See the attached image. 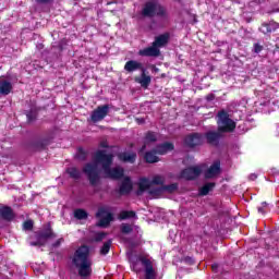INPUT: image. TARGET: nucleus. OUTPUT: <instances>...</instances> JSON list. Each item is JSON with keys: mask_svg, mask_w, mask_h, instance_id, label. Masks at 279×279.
Returning <instances> with one entry per match:
<instances>
[{"mask_svg": "<svg viewBox=\"0 0 279 279\" xmlns=\"http://www.w3.org/2000/svg\"><path fill=\"white\" fill-rule=\"evenodd\" d=\"M221 171V163L219 161L214 162L210 168L205 172V178H217Z\"/></svg>", "mask_w": 279, "mask_h": 279, "instance_id": "nucleus-14", "label": "nucleus"}, {"mask_svg": "<svg viewBox=\"0 0 279 279\" xmlns=\"http://www.w3.org/2000/svg\"><path fill=\"white\" fill-rule=\"evenodd\" d=\"M202 171H203L202 166L187 168L182 171L181 178H183L184 180H194V178H197L199 173H202Z\"/></svg>", "mask_w": 279, "mask_h": 279, "instance_id": "nucleus-9", "label": "nucleus"}, {"mask_svg": "<svg viewBox=\"0 0 279 279\" xmlns=\"http://www.w3.org/2000/svg\"><path fill=\"white\" fill-rule=\"evenodd\" d=\"M138 54L156 58V57L160 56V49L156 45L153 44V46L140 50Z\"/></svg>", "mask_w": 279, "mask_h": 279, "instance_id": "nucleus-13", "label": "nucleus"}, {"mask_svg": "<svg viewBox=\"0 0 279 279\" xmlns=\"http://www.w3.org/2000/svg\"><path fill=\"white\" fill-rule=\"evenodd\" d=\"M131 260V267L133 271H141V265L145 267V279H155L156 278V271L154 270V266L151 265V259L147 257H138L136 262L134 259Z\"/></svg>", "mask_w": 279, "mask_h": 279, "instance_id": "nucleus-3", "label": "nucleus"}, {"mask_svg": "<svg viewBox=\"0 0 279 279\" xmlns=\"http://www.w3.org/2000/svg\"><path fill=\"white\" fill-rule=\"evenodd\" d=\"M37 3H49V0H37Z\"/></svg>", "mask_w": 279, "mask_h": 279, "instance_id": "nucleus-35", "label": "nucleus"}, {"mask_svg": "<svg viewBox=\"0 0 279 279\" xmlns=\"http://www.w3.org/2000/svg\"><path fill=\"white\" fill-rule=\"evenodd\" d=\"M155 71H158V69H157V68H155Z\"/></svg>", "mask_w": 279, "mask_h": 279, "instance_id": "nucleus-38", "label": "nucleus"}, {"mask_svg": "<svg viewBox=\"0 0 279 279\" xmlns=\"http://www.w3.org/2000/svg\"><path fill=\"white\" fill-rule=\"evenodd\" d=\"M258 211H259V213H265V211H263V208H258Z\"/></svg>", "mask_w": 279, "mask_h": 279, "instance_id": "nucleus-37", "label": "nucleus"}, {"mask_svg": "<svg viewBox=\"0 0 279 279\" xmlns=\"http://www.w3.org/2000/svg\"><path fill=\"white\" fill-rule=\"evenodd\" d=\"M78 158H85V154L83 149H78V154H77Z\"/></svg>", "mask_w": 279, "mask_h": 279, "instance_id": "nucleus-33", "label": "nucleus"}, {"mask_svg": "<svg viewBox=\"0 0 279 279\" xmlns=\"http://www.w3.org/2000/svg\"><path fill=\"white\" fill-rule=\"evenodd\" d=\"M201 144H202V135H199L198 133H194L185 137V145H187V147H195L196 145H201Z\"/></svg>", "mask_w": 279, "mask_h": 279, "instance_id": "nucleus-15", "label": "nucleus"}, {"mask_svg": "<svg viewBox=\"0 0 279 279\" xmlns=\"http://www.w3.org/2000/svg\"><path fill=\"white\" fill-rule=\"evenodd\" d=\"M165 178L162 175H155L153 178V181H149L147 178H141L137 186H138V193H143L144 191L149 190L151 184H163Z\"/></svg>", "mask_w": 279, "mask_h": 279, "instance_id": "nucleus-7", "label": "nucleus"}, {"mask_svg": "<svg viewBox=\"0 0 279 279\" xmlns=\"http://www.w3.org/2000/svg\"><path fill=\"white\" fill-rule=\"evenodd\" d=\"M74 217L76 219H86L88 217V214L84 209H76L74 211Z\"/></svg>", "mask_w": 279, "mask_h": 279, "instance_id": "nucleus-25", "label": "nucleus"}, {"mask_svg": "<svg viewBox=\"0 0 279 279\" xmlns=\"http://www.w3.org/2000/svg\"><path fill=\"white\" fill-rule=\"evenodd\" d=\"M213 189H215V183H207L199 189V195H206L207 193H210Z\"/></svg>", "mask_w": 279, "mask_h": 279, "instance_id": "nucleus-22", "label": "nucleus"}, {"mask_svg": "<svg viewBox=\"0 0 279 279\" xmlns=\"http://www.w3.org/2000/svg\"><path fill=\"white\" fill-rule=\"evenodd\" d=\"M90 255V250L88 246L83 245L78 247L73 257H72V264L76 269H78V275L82 278H86L93 274V262L88 257Z\"/></svg>", "mask_w": 279, "mask_h": 279, "instance_id": "nucleus-2", "label": "nucleus"}, {"mask_svg": "<svg viewBox=\"0 0 279 279\" xmlns=\"http://www.w3.org/2000/svg\"><path fill=\"white\" fill-rule=\"evenodd\" d=\"M132 191V181L130 178H125L120 186V193L122 195H125Z\"/></svg>", "mask_w": 279, "mask_h": 279, "instance_id": "nucleus-19", "label": "nucleus"}, {"mask_svg": "<svg viewBox=\"0 0 279 279\" xmlns=\"http://www.w3.org/2000/svg\"><path fill=\"white\" fill-rule=\"evenodd\" d=\"M0 215L3 219H7L8 221L14 218V213H12V208L10 207H1Z\"/></svg>", "mask_w": 279, "mask_h": 279, "instance_id": "nucleus-20", "label": "nucleus"}, {"mask_svg": "<svg viewBox=\"0 0 279 279\" xmlns=\"http://www.w3.org/2000/svg\"><path fill=\"white\" fill-rule=\"evenodd\" d=\"M100 147H108V142H101Z\"/></svg>", "mask_w": 279, "mask_h": 279, "instance_id": "nucleus-34", "label": "nucleus"}, {"mask_svg": "<svg viewBox=\"0 0 279 279\" xmlns=\"http://www.w3.org/2000/svg\"><path fill=\"white\" fill-rule=\"evenodd\" d=\"M260 47L259 46H255V51L258 53V51H260Z\"/></svg>", "mask_w": 279, "mask_h": 279, "instance_id": "nucleus-36", "label": "nucleus"}, {"mask_svg": "<svg viewBox=\"0 0 279 279\" xmlns=\"http://www.w3.org/2000/svg\"><path fill=\"white\" fill-rule=\"evenodd\" d=\"M156 141H158V134H156L154 132H148L145 136L144 146L140 150V154H143V151H145V149L147 147H151V145H154V143H156Z\"/></svg>", "mask_w": 279, "mask_h": 279, "instance_id": "nucleus-12", "label": "nucleus"}, {"mask_svg": "<svg viewBox=\"0 0 279 279\" xmlns=\"http://www.w3.org/2000/svg\"><path fill=\"white\" fill-rule=\"evenodd\" d=\"M144 69L145 68H143V63L135 60L128 61L124 65V70H126L129 73L134 71H143Z\"/></svg>", "mask_w": 279, "mask_h": 279, "instance_id": "nucleus-16", "label": "nucleus"}, {"mask_svg": "<svg viewBox=\"0 0 279 279\" xmlns=\"http://www.w3.org/2000/svg\"><path fill=\"white\" fill-rule=\"evenodd\" d=\"M112 154H108L106 150H98L94 156V162L87 163L83 171L88 177L90 184H97L99 182V173L104 172L106 178L112 180H119L123 178V168L116 167L110 169L112 165Z\"/></svg>", "mask_w": 279, "mask_h": 279, "instance_id": "nucleus-1", "label": "nucleus"}, {"mask_svg": "<svg viewBox=\"0 0 279 279\" xmlns=\"http://www.w3.org/2000/svg\"><path fill=\"white\" fill-rule=\"evenodd\" d=\"M119 159L123 162H134L136 160V154L134 153H122L119 155Z\"/></svg>", "mask_w": 279, "mask_h": 279, "instance_id": "nucleus-21", "label": "nucleus"}, {"mask_svg": "<svg viewBox=\"0 0 279 279\" xmlns=\"http://www.w3.org/2000/svg\"><path fill=\"white\" fill-rule=\"evenodd\" d=\"M132 217H136V214L134 211H121L119 215V219H132Z\"/></svg>", "mask_w": 279, "mask_h": 279, "instance_id": "nucleus-24", "label": "nucleus"}, {"mask_svg": "<svg viewBox=\"0 0 279 279\" xmlns=\"http://www.w3.org/2000/svg\"><path fill=\"white\" fill-rule=\"evenodd\" d=\"M97 217L99 219L98 226L100 228H108L110 226V221H112V213H110V208L101 207L97 213Z\"/></svg>", "mask_w": 279, "mask_h": 279, "instance_id": "nucleus-8", "label": "nucleus"}, {"mask_svg": "<svg viewBox=\"0 0 279 279\" xmlns=\"http://www.w3.org/2000/svg\"><path fill=\"white\" fill-rule=\"evenodd\" d=\"M68 173L71 175V178H80V170H77V168H69Z\"/></svg>", "mask_w": 279, "mask_h": 279, "instance_id": "nucleus-26", "label": "nucleus"}, {"mask_svg": "<svg viewBox=\"0 0 279 279\" xmlns=\"http://www.w3.org/2000/svg\"><path fill=\"white\" fill-rule=\"evenodd\" d=\"M23 228H24V230H32V228H34V221H32V220L25 221L23 225Z\"/></svg>", "mask_w": 279, "mask_h": 279, "instance_id": "nucleus-30", "label": "nucleus"}, {"mask_svg": "<svg viewBox=\"0 0 279 279\" xmlns=\"http://www.w3.org/2000/svg\"><path fill=\"white\" fill-rule=\"evenodd\" d=\"M168 43H169V33H165L162 35L157 36L153 44L156 45L158 49H160V47H165V45H167Z\"/></svg>", "mask_w": 279, "mask_h": 279, "instance_id": "nucleus-18", "label": "nucleus"}, {"mask_svg": "<svg viewBox=\"0 0 279 279\" xmlns=\"http://www.w3.org/2000/svg\"><path fill=\"white\" fill-rule=\"evenodd\" d=\"M206 136L208 143H210L211 145H215V143H217V140L219 138V134L215 132H208Z\"/></svg>", "mask_w": 279, "mask_h": 279, "instance_id": "nucleus-23", "label": "nucleus"}, {"mask_svg": "<svg viewBox=\"0 0 279 279\" xmlns=\"http://www.w3.org/2000/svg\"><path fill=\"white\" fill-rule=\"evenodd\" d=\"M236 128V123L230 119V116L226 111L218 113V130L219 132H232Z\"/></svg>", "mask_w": 279, "mask_h": 279, "instance_id": "nucleus-6", "label": "nucleus"}, {"mask_svg": "<svg viewBox=\"0 0 279 279\" xmlns=\"http://www.w3.org/2000/svg\"><path fill=\"white\" fill-rule=\"evenodd\" d=\"M104 236H106V233H104V232L97 233L96 241H102Z\"/></svg>", "mask_w": 279, "mask_h": 279, "instance_id": "nucleus-31", "label": "nucleus"}, {"mask_svg": "<svg viewBox=\"0 0 279 279\" xmlns=\"http://www.w3.org/2000/svg\"><path fill=\"white\" fill-rule=\"evenodd\" d=\"M165 191H167V193H175V191H178V184L172 183V184L166 186Z\"/></svg>", "mask_w": 279, "mask_h": 279, "instance_id": "nucleus-27", "label": "nucleus"}, {"mask_svg": "<svg viewBox=\"0 0 279 279\" xmlns=\"http://www.w3.org/2000/svg\"><path fill=\"white\" fill-rule=\"evenodd\" d=\"M121 230L124 234H130L132 232V226L130 225H122Z\"/></svg>", "mask_w": 279, "mask_h": 279, "instance_id": "nucleus-29", "label": "nucleus"}, {"mask_svg": "<svg viewBox=\"0 0 279 279\" xmlns=\"http://www.w3.org/2000/svg\"><path fill=\"white\" fill-rule=\"evenodd\" d=\"M12 93V82L5 76H0V95H10Z\"/></svg>", "mask_w": 279, "mask_h": 279, "instance_id": "nucleus-11", "label": "nucleus"}, {"mask_svg": "<svg viewBox=\"0 0 279 279\" xmlns=\"http://www.w3.org/2000/svg\"><path fill=\"white\" fill-rule=\"evenodd\" d=\"M169 151H173V144L165 143L158 146L156 150L146 153L145 160L146 162L150 163L158 162L159 159L156 154H158L159 156H165V154H169Z\"/></svg>", "mask_w": 279, "mask_h": 279, "instance_id": "nucleus-5", "label": "nucleus"}, {"mask_svg": "<svg viewBox=\"0 0 279 279\" xmlns=\"http://www.w3.org/2000/svg\"><path fill=\"white\" fill-rule=\"evenodd\" d=\"M109 107L108 105L100 106L92 113V121L94 123H97V121H102V119H106V116L108 114Z\"/></svg>", "mask_w": 279, "mask_h": 279, "instance_id": "nucleus-10", "label": "nucleus"}, {"mask_svg": "<svg viewBox=\"0 0 279 279\" xmlns=\"http://www.w3.org/2000/svg\"><path fill=\"white\" fill-rule=\"evenodd\" d=\"M135 82H137V84H141L143 88H147V86L151 84V76H148L147 74H145V69H144L142 70V76L136 77Z\"/></svg>", "mask_w": 279, "mask_h": 279, "instance_id": "nucleus-17", "label": "nucleus"}, {"mask_svg": "<svg viewBox=\"0 0 279 279\" xmlns=\"http://www.w3.org/2000/svg\"><path fill=\"white\" fill-rule=\"evenodd\" d=\"M143 16H167V10L158 1L147 2L142 11Z\"/></svg>", "mask_w": 279, "mask_h": 279, "instance_id": "nucleus-4", "label": "nucleus"}, {"mask_svg": "<svg viewBox=\"0 0 279 279\" xmlns=\"http://www.w3.org/2000/svg\"><path fill=\"white\" fill-rule=\"evenodd\" d=\"M108 252H110V242H106V243L102 245V247H101V250H100V254L106 255V254H108Z\"/></svg>", "mask_w": 279, "mask_h": 279, "instance_id": "nucleus-28", "label": "nucleus"}, {"mask_svg": "<svg viewBox=\"0 0 279 279\" xmlns=\"http://www.w3.org/2000/svg\"><path fill=\"white\" fill-rule=\"evenodd\" d=\"M53 233L51 231H48L47 233L41 234L44 239H49Z\"/></svg>", "mask_w": 279, "mask_h": 279, "instance_id": "nucleus-32", "label": "nucleus"}]
</instances>
